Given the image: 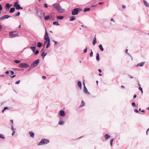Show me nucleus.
Segmentation results:
<instances>
[{
    "mask_svg": "<svg viewBox=\"0 0 149 149\" xmlns=\"http://www.w3.org/2000/svg\"><path fill=\"white\" fill-rule=\"evenodd\" d=\"M39 63V59H38L33 62L31 64V65L33 67L36 66Z\"/></svg>",
    "mask_w": 149,
    "mask_h": 149,
    "instance_id": "obj_6",
    "label": "nucleus"
},
{
    "mask_svg": "<svg viewBox=\"0 0 149 149\" xmlns=\"http://www.w3.org/2000/svg\"><path fill=\"white\" fill-rule=\"evenodd\" d=\"M52 41H53V42H54L55 45H56L57 44V42L56 41H54V40H53Z\"/></svg>",
    "mask_w": 149,
    "mask_h": 149,
    "instance_id": "obj_53",
    "label": "nucleus"
},
{
    "mask_svg": "<svg viewBox=\"0 0 149 149\" xmlns=\"http://www.w3.org/2000/svg\"><path fill=\"white\" fill-rule=\"evenodd\" d=\"M77 85L79 86V88L80 89H81L82 88V84L81 82L79 81H78L77 82Z\"/></svg>",
    "mask_w": 149,
    "mask_h": 149,
    "instance_id": "obj_16",
    "label": "nucleus"
},
{
    "mask_svg": "<svg viewBox=\"0 0 149 149\" xmlns=\"http://www.w3.org/2000/svg\"><path fill=\"white\" fill-rule=\"evenodd\" d=\"M44 7L46 8H47L48 7V5L46 3H44Z\"/></svg>",
    "mask_w": 149,
    "mask_h": 149,
    "instance_id": "obj_44",
    "label": "nucleus"
},
{
    "mask_svg": "<svg viewBox=\"0 0 149 149\" xmlns=\"http://www.w3.org/2000/svg\"><path fill=\"white\" fill-rule=\"evenodd\" d=\"M64 18L63 16H57V18L58 19L61 20Z\"/></svg>",
    "mask_w": 149,
    "mask_h": 149,
    "instance_id": "obj_25",
    "label": "nucleus"
},
{
    "mask_svg": "<svg viewBox=\"0 0 149 149\" xmlns=\"http://www.w3.org/2000/svg\"><path fill=\"white\" fill-rule=\"evenodd\" d=\"M84 92L86 94H88V95H89L90 93L88 91L86 86H84Z\"/></svg>",
    "mask_w": 149,
    "mask_h": 149,
    "instance_id": "obj_13",
    "label": "nucleus"
},
{
    "mask_svg": "<svg viewBox=\"0 0 149 149\" xmlns=\"http://www.w3.org/2000/svg\"><path fill=\"white\" fill-rule=\"evenodd\" d=\"M136 96H137L135 94L133 96V98H136Z\"/></svg>",
    "mask_w": 149,
    "mask_h": 149,
    "instance_id": "obj_61",
    "label": "nucleus"
},
{
    "mask_svg": "<svg viewBox=\"0 0 149 149\" xmlns=\"http://www.w3.org/2000/svg\"><path fill=\"white\" fill-rule=\"evenodd\" d=\"M99 47L100 49L102 52L104 51V49H103V48L102 47V46L101 44H100L99 45Z\"/></svg>",
    "mask_w": 149,
    "mask_h": 149,
    "instance_id": "obj_27",
    "label": "nucleus"
},
{
    "mask_svg": "<svg viewBox=\"0 0 149 149\" xmlns=\"http://www.w3.org/2000/svg\"><path fill=\"white\" fill-rule=\"evenodd\" d=\"M3 9V8L1 4H0V10L1 11Z\"/></svg>",
    "mask_w": 149,
    "mask_h": 149,
    "instance_id": "obj_49",
    "label": "nucleus"
},
{
    "mask_svg": "<svg viewBox=\"0 0 149 149\" xmlns=\"http://www.w3.org/2000/svg\"><path fill=\"white\" fill-rule=\"evenodd\" d=\"M10 73L12 74V75H13V74H14V73L13 71H12V70H10Z\"/></svg>",
    "mask_w": 149,
    "mask_h": 149,
    "instance_id": "obj_47",
    "label": "nucleus"
},
{
    "mask_svg": "<svg viewBox=\"0 0 149 149\" xmlns=\"http://www.w3.org/2000/svg\"><path fill=\"white\" fill-rule=\"evenodd\" d=\"M122 7L123 8H126V6L124 5H123L122 6Z\"/></svg>",
    "mask_w": 149,
    "mask_h": 149,
    "instance_id": "obj_60",
    "label": "nucleus"
},
{
    "mask_svg": "<svg viewBox=\"0 0 149 149\" xmlns=\"http://www.w3.org/2000/svg\"><path fill=\"white\" fill-rule=\"evenodd\" d=\"M15 10V7H13L10 8V10L9 11V12L10 13H12L14 12Z\"/></svg>",
    "mask_w": 149,
    "mask_h": 149,
    "instance_id": "obj_21",
    "label": "nucleus"
},
{
    "mask_svg": "<svg viewBox=\"0 0 149 149\" xmlns=\"http://www.w3.org/2000/svg\"><path fill=\"white\" fill-rule=\"evenodd\" d=\"M104 137H105V139L107 140L109 138L110 136L108 134H106L104 135Z\"/></svg>",
    "mask_w": 149,
    "mask_h": 149,
    "instance_id": "obj_29",
    "label": "nucleus"
},
{
    "mask_svg": "<svg viewBox=\"0 0 149 149\" xmlns=\"http://www.w3.org/2000/svg\"><path fill=\"white\" fill-rule=\"evenodd\" d=\"M15 132V130H13V133L12 134V135L13 136Z\"/></svg>",
    "mask_w": 149,
    "mask_h": 149,
    "instance_id": "obj_58",
    "label": "nucleus"
},
{
    "mask_svg": "<svg viewBox=\"0 0 149 149\" xmlns=\"http://www.w3.org/2000/svg\"><path fill=\"white\" fill-rule=\"evenodd\" d=\"M18 67L20 68H27L29 67V65L26 63H20Z\"/></svg>",
    "mask_w": 149,
    "mask_h": 149,
    "instance_id": "obj_4",
    "label": "nucleus"
},
{
    "mask_svg": "<svg viewBox=\"0 0 149 149\" xmlns=\"http://www.w3.org/2000/svg\"><path fill=\"white\" fill-rule=\"evenodd\" d=\"M82 10L80 8H75L72 11V15H76L78 14L79 12L81 11Z\"/></svg>",
    "mask_w": 149,
    "mask_h": 149,
    "instance_id": "obj_3",
    "label": "nucleus"
},
{
    "mask_svg": "<svg viewBox=\"0 0 149 149\" xmlns=\"http://www.w3.org/2000/svg\"><path fill=\"white\" fill-rule=\"evenodd\" d=\"M20 80L18 81L15 82V84H19L20 83Z\"/></svg>",
    "mask_w": 149,
    "mask_h": 149,
    "instance_id": "obj_48",
    "label": "nucleus"
},
{
    "mask_svg": "<svg viewBox=\"0 0 149 149\" xmlns=\"http://www.w3.org/2000/svg\"><path fill=\"white\" fill-rule=\"evenodd\" d=\"M84 81L83 83V85H84V86H85V84L84 83Z\"/></svg>",
    "mask_w": 149,
    "mask_h": 149,
    "instance_id": "obj_62",
    "label": "nucleus"
},
{
    "mask_svg": "<svg viewBox=\"0 0 149 149\" xmlns=\"http://www.w3.org/2000/svg\"><path fill=\"white\" fill-rule=\"evenodd\" d=\"M144 3L145 6L146 7H148L149 6L148 3H147V2L146 1H145V2H144Z\"/></svg>",
    "mask_w": 149,
    "mask_h": 149,
    "instance_id": "obj_33",
    "label": "nucleus"
},
{
    "mask_svg": "<svg viewBox=\"0 0 149 149\" xmlns=\"http://www.w3.org/2000/svg\"><path fill=\"white\" fill-rule=\"evenodd\" d=\"M87 51V47H86V48L84 49L83 51V52L84 53H86Z\"/></svg>",
    "mask_w": 149,
    "mask_h": 149,
    "instance_id": "obj_37",
    "label": "nucleus"
},
{
    "mask_svg": "<svg viewBox=\"0 0 149 149\" xmlns=\"http://www.w3.org/2000/svg\"><path fill=\"white\" fill-rule=\"evenodd\" d=\"M90 10H91V8H85L84 9V10H83V12H86L87 11H89Z\"/></svg>",
    "mask_w": 149,
    "mask_h": 149,
    "instance_id": "obj_26",
    "label": "nucleus"
},
{
    "mask_svg": "<svg viewBox=\"0 0 149 149\" xmlns=\"http://www.w3.org/2000/svg\"><path fill=\"white\" fill-rule=\"evenodd\" d=\"M47 53H45L44 51H43L41 54V56L42 57V58L44 59Z\"/></svg>",
    "mask_w": 149,
    "mask_h": 149,
    "instance_id": "obj_19",
    "label": "nucleus"
},
{
    "mask_svg": "<svg viewBox=\"0 0 149 149\" xmlns=\"http://www.w3.org/2000/svg\"><path fill=\"white\" fill-rule=\"evenodd\" d=\"M42 79H46V77L45 76H42Z\"/></svg>",
    "mask_w": 149,
    "mask_h": 149,
    "instance_id": "obj_52",
    "label": "nucleus"
},
{
    "mask_svg": "<svg viewBox=\"0 0 149 149\" xmlns=\"http://www.w3.org/2000/svg\"><path fill=\"white\" fill-rule=\"evenodd\" d=\"M10 71L7 70L5 72V73L6 74H8L9 73Z\"/></svg>",
    "mask_w": 149,
    "mask_h": 149,
    "instance_id": "obj_51",
    "label": "nucleus"
},
{
    "mask_svg": "<svg viewBox=\"0 0 149 149\" xmlns=\"http://www.w3.org/2000/svg\"><path fill=\"white\" fill-rule=\"evenodd\" d=\"M98 71H99L100 73H101V72H102V70H101L100 69H98Z\"/></svg>",
    "mask_w": 149,
    "mask_h": 149,
    "instance_id": "obj_63",
    "label": "nucleus"
},
{
    "mask_svg": "<svg viewBox=\"0 0 149 149\" xmlns=\"http://www.w3.org/2000/svg\"><path fill=\"white\" fill-rule=\"evenodd\" d=\"M59 114L61 117L64 116H65V113L63 110H61L59 112Z\"/></svg>",
    "mask_w": 149,
    "mask_h": 149,
    "instance_id": "obj_12",
    "label": "nucleus"
},
{
    "mask_svg": "<svg viewBox=\"0 0 149 149\" xmlns=\"http://www.w3.org/2000/svg\"><path fill=\"white\" fill-rule=\"evenodd\" d=\"M11 130L13 131V130H14V127H13V125L11 126Z\"/></svg>",
    "mask_w": 149,
    "mask_h": 149,
    "instance_id": "obj_56",
    "label": "nucleus"
},
{
    "mask_svg": "<svg viewBox=\"0 0 149 149\" xmlns=\"http://www.w3.org/2000/svg\"><path fill=\"white\" fill-rule=\"evenodd\" d=\"M49 142V140L45 139H41L40 141L38 143V145H41L44 144H47Z\"/></svg>",
    "mask_w": 149,
    "mask_h": 149,
    "instance_id": "obj_2",
    "label": "nucleus"
},
{
    "mask_svg": "<svg viewBox=\"0 0 149 149\" xmlns=\"http://www.w3.org/2000/svg\"><path fill=\"white\" fill-rule=\"evenodd\" d=\"M104 3V2H99L98 3V4L100 5Z\"/></svg>",
    "mask_w": 149,
    "mask_h": 149,
    "instance_id": "obj_64",
    "label": "nucleus"
},
{
    "mask_svg": "<svg viewBox=\"0 0 149 149\" xmlns=\"http://www.w3.org/2000/svg\"><path fill=\"white\" fill-rule=\"evenodd\" d=\"M13 31L10 32L9 34V36L10 38H13L18 36V33L13 34Z\"/></svg>",
    "mask_w": 149,
    "mask_h": 149,
    "instance_id": "obj_7",
    "label": "nucleus"
},
{
    "mask_svg": "<svg viewBox=\"0 0 149 149\" xmlns=\"http://www.w3.org/2000/svg\"><path fill=\"white\" fill-rule=\"evenodd\" d=\"M14 62L16 63H19L20 62V61L17 60H15L14 61Z\"/></svg>",
    "mask_w": 149,
    "mask_h": 149,
    "instance_id": "obj_34",
    "label": "nucleus"
},
{
    "mask_svg": "<svg viewBox=\"0 0 149 149\" xmlns=\"http://www.w3.org/2000/svg\"><path fill=\"white\" fill-rule=\"evenodd\" d=\"M42 10L40 9V10H39V13H40V14L41 15L42 13Z\"/></svg>",
    "mask_w": 149,
    "mask_h": 149,
    "instance_id": "obj_42",
    "label": "nucleus"
},
{
    "mask_svg": "<svg viewBox=\"0 0 149 149\" xmlns=\"http://www.w3.org/2000/svg\"><path fill=\"white\" fill-rule=\"evenodd\" d=\"M113 139H112L110 141V144L111 146H112L113 144Z\"/></svg>",
    "mask_w": 149,
    "mask_h": 149,
    "instance_id": "obj_38",
    "label": "nucleus"
},
{
    "mask_svg": "<svg viewBox=\"0 0 149 149\" xmlns=\"http://www.w3.org/2000/svg\"><path fill=\"white\" fill-rule=\"evenodd\" d=\"M84 103L83 101L82 100L81 102V104L80 106V107H82L84 106Z\"/></svg>",
    "mask_w": 149,
    "mask_h": 149,
    "instance_id": "obj_32",
    "label": "nucleus"
},
{
    "mask_svg": "<svg viewBox=\"0 0 149 149\" xmlns=\"http://www.w3.org/2000/svg\"><path fill=\"white\" fill-rule=\"evenodd\" d=\"M81 26L82 27H84L85 28H86L87 27V26H84L83 25H82Z\"/></svg>",
    "mask_w": 149,
    "mask_h": 149,
    "instance_id": "obj_59",
    "label": "nucleus"
},
{
    "mask_svg": "<svg viewBox=\"0 0 149 149\" xmlns=\"http://www.w3.org/2000/svg\"><path fill=\"white\" fill-rule=\"evenodd\" d=\"M35 10L36 11V15L38 17H39L40 19H41L42 17L40 16L38 14L40 9H39L38 7H36L35 8Z\"/></svg>",
    "mask_w": 149,
    "mask_h": 149,
    "instance_id": "obj_9",
    "label": "nucleus"
},
{
    "mask_svg": "<svg viewBox=\"0 0 149 149\" xmlns=\"http://www.w3.org/2000/svg\"><path fill=\"white\" fill-rule=\"evenodd\" d=\"M34 52V54L35 55H37L39 53V51L38 50H35V52Z\"/></svg>",
    "mask_w": 149,
    "mask_h": 149,
    "instance_id": "obj_36",
    "label": "nucleus"
},
{
    "mask_svg": "<svg viewBox=\"0 0 149 149\" xmlns=\"http://www.w3.org/2000/svg\"><path fill=\"white\" fill-rule=\"evenodd\" d=\"M139 89L141 91V93L142 94V93H143V91L142 88L141 87H139Z\"/></svg>",
    "mask_w": 149,
    "mask_h": 149,
    "instance_id": "obj_39",
    "label": "nucleus"
},
{
    "mask_svg": "<svg viewBox=\"0 0 149 149\" xmlns=\"http://www.w3.org/2000/svg\"><path fill=\"white\" fill-rule=\"evenodd\" d=\"M42 43L41 42H38L37 44V46L39 48H40L42 46Z\"/></svg>",
    "mask_w": 149,
    "mask_h": 149,
    "instance_id": "obj_23",
    "label": "nucleus"
},
{
    "mask_svg": "<svg viewBox=\"0 0 149 149\" xmlns=\"http://www.w3.org/2000/svg\"><path fill=\"white\" fill-rule=\"evenodd\" d=\"M33 68V67L31 65L29 68L28 70V71H29L31 69V68Z\"/></svg>",
    "mask_w": 149,
    "mask_h": 149,
    "instance_id": "obj_43",
    "label": "nucleus"
},
{
    "mask_svg": "<svg viewBox=\"0 0 149 149\" xmlns=\"http://www.w3.org/2000/svg\"><path fill=\"white\" fill-rule=\"evenodd\" d=\"M96 35L95 36L94 39L93 40V45H95V44L97 43V41H96V39L95 38Z\"/></svg>",
    "mask_w": 149,
    "mask_h": 149,
    "instance_id": "obj_22",
    "label": "nucleus"
},
{
    "mask_svg": "<svg viewBox=\"0 0 149 149\" xmlns=\"http://www.w3.org/2000/svg\"><path fill=\"white\" fill-rule=\"evenodd\" d=\"M132 106L133 107L135 106H136L135 103L134 102H133L132 103Z\"/></svg>",
    "mask_w": 149,
    "mask_h": 149,
    "instance_id": "obj_46",
    "label": "nucleus"
},
{
    "mask_svg": "<svg viewBox=\"0 0 149 149\" xmlns=\"http://www.w3.org/2000/svg\"><path fill=\"white\" fill-rule=\"evenodd\" d=\"M29 134L31 137L32 138H34V134L33 132L31 131H29Z\"/></svg>",
    "mask_w": 149,
    "mask_h": 149,
    "instance_id": "obj_18",
    "label": "nucleus"
},
{
    "mask_svg": "<svg viewBox=\"0 0 149 149\" xmlns=\"http://www.w3.org/2000/svg\"><path fill=\"white\" fill-rule=\"evenodd\" d=\"M97 6V5H92L91 6V7H96V6Z\"/></svg>",
    "mask_w": 149,
    "mask_h": 149,
    "instance_id": "obj_55",
    "label": "nucleus"
},
{
    "mask_svg": "<svg viewBox=\"0 0 149 149\" xmlns=\"http://www.w3.org/2000/svg\"><path fill=\"white\" fill-rule=\"evenodd\" d=\"M16 76V75H14L13 76H11V75L10 76V77L12 78H13L14 77H15V76Z\"/></svg>",
    "mask_w": 149,
    "mask_h": 149,
    "instance_id": "obj_57",
    "label": "nucleus"
},
{
    "mask_svg": "<svg viewBox=\"0 0 149 149\" xmlns=\"http://www.w3.org/2000/svg\"><path fill=\"white\" fill-rule=\"evenodd\" d=\"M93 52L92 51L91 49V53H90V57H92L93 56Z\"/></svg>",
    "mask_w": 149,
    "mask_h": 149,
    "instance_id": "obj_41",
    "label": "nucleus"
},
{
    "mask_svg": "<svg viewBox=\"0 0 149 149\" xmlns=\"http://www.w3.org/2000/svg\"><path fill=\"white\" fill-rule=\"evenodd\" d=\"M18 2L17 1L15 2L14 3V6L15 8L16 9L19 10L23 9V8L21 7L19 4H18Z\"/></svg>",
    "mask_w": 149,
    "mask_h": 149,
    "instance_id": "obj_5",
    "label": "nucleus"
},
{
    "mask_svg": "<svg viewBox=\"0 0 149 149\" xmlns=\"http://www.w3.org/2000/svg\"><path fill=\"white\" fill-rule=\"evenodd\" d=\"M49 18H50L49 16V15H48L47 16H46L45 17L44 19L45 20H47L49 19Z\"/></svg>",
    "mask_w": 149,
    "mask_h": 149,
    "instance_id": "obj_31",
    "label": "nucleus"
},
{
    "mask_svg": "<svg viewBox=\"0 0 149 149\" xmlns=\"http://www.w3.org/2000/svg\"><path fill=\"white\" fill-rule=\"evenodd\" d=\"M127 54L130 56V57H131V60H133V58H132V56H131V55L130 54H129V53H127Z\"/></svg>",
    "mask_w": 149,
    "mask_h": 149,
    "instance_id": "obj_54",
    "label": "nucleus"
},
{
    "mask_svg": "<svg viewBox=\"0 0 149 149\" xmlns=\"http://www.w3.org/2000/svg\"><path fill=\"white\" fill-rule=\"evenodd\" d=\"M45 35L44 37V40H49V37L48 36V34L46 30V28L45 27Z\"/></svg>",
    "mask_w": 149,
    "mask_h": 149,
    "instance_id": "obj_8",
    "label": "nucleus"
},
{
    "mask_svg": "<svg viewBox=\"0 0 149 149\" xmlns=\"http://www.w3.org/2000/svg\"><path fill=\"white\" fill-rule=\"evenodd\" d=\"M64 123V122L61 119H60L58 122V124L60 125H63Z\"/></svg>",
    "mask_w": 149,
    "mask_h": 149,
    "instance_id": "obj_20",
    "label": "nucleus"
},
{
    "mask_svg": "<svg viewBox=\"0 0 149 149\" xmlns=\"http://www.w3.org/2000/svg\"><path fill=\"white\" fill-rule=\"evenodd\" d=\"M20 13L19 12H18L15 15V17L18 16L20 15Z\"/></svg>",
    "mask_w": 149,
    "mask_h": 149,
    "instance_id": "obj_40",
    "label": "nucleus"
},
{
    "mask_svg": "<svg viewBox=\"0 0 149 149\" xmlns=\"http://www.w3.org/2000/svg\"><path fill=\"white\" fill-rule=\"evenodd\" d=\"M145 62H142L140 63H138L137 65L136 66L137 67L138 66H139L140 67H142L145 64Z\"/></svg>",
    "mask_w": 149,
    "mask_h": 149,
    "instance_id": "obj_17",
    "label": "nucleus"
},
{
    "mask_svg": "<svg viewBox=\"0 0 149 149\" xmlns=\"http://www.w3.org/2000/svg\"><path fill=\"white\" fill-rule=\"evenodd\" d=\"M29 48L32 50L33 52H35V50H36V47L35 46H31V47Z\"/></svg>",
    "mask_w": 149,
    "mask_h": 149,
    "instance_id": "obj_24",
    "label": "nucleus"
},
{
    "mask_svg": "<svg viewBox=\"0 0 149 149\" xmlns=\"http://www.w3.org/2000/svg\"><path fill=\"white\" fill-rule=\"evenodd\" d=\"M5 136L4 135L2 134H0V138L2 139H4L5 138Z\"/></svg>",
    "mask_w": 149,
    "mask_h": 149,
    "instance_id": "obj_35",
    "label": "nucleus"
},
{
    "mask_svg": "<svg viewBox=\"0 0 149 149\" xmlns=\"http://www.w3.org/2000/svg\"><path fill=\"white\" fill-rule=\"evenodd\" d=\"M46 41L45 42V44L46 43H47V45L46 46V48L47 49L49 48L50 45V40H45Z\"/></svg>",
    "mask_w": 149,
    "mask_h": 149,
    "instance_id": "obj_10",
    "label": "nucleus"
},
{
    "mask_svg": "<svg viewBox=\"0 0 149 149\" xmlns=\"http://www.w3.org/2000/svg\"><path fill=\"white\" fill-rule=\"evenodd\" d=\"M11 5L9 3H7L6 4L5 6V8L7 10H8L11 7Z\"/></svg>",
    "mask_w": 149,
    "mask_h": 149,
    "instance_id": "obj_14",
    "label": "nucleus"
},
{
    "mask_svg": "<svg viewBox=\"0 0 149 149\" xmlns=\"http://www.w3.org/2000/svg\"><path fill=\"white\" fill-rule=\"evenodd\" d=\"M96 59L97 61H99L100 60L99 54L98 53H97L96 54Z\"/></svg>",
    "mask_w": 149,
    "mask_h": 149,
    "instance_id": "obj_28",
    "label": "nucleus"
},
{
    "mask_svg": "<svg viewBox=\"0 0 149 149\" xmlns=\"http://www.w3.org/2000/svg\"><path fill=\"white\" fill-rule=\"evenodd\" d=\"M53 24L54 25H56L57 26H59L60 25L59 23L57 21L54 22L53 23Z\"/></svg>",
    "mask_w": 149,
    "mask_h": 149,
    "instance_id": "obj_30",
    "label": "nucleus"
},
{
    "mask_svg": "<svg viewBox=\"0 0 149 149\" xmlns=\"http://www.w3.org/2000/svg\"><path fill=\"white\" fill-rule=\"evenodd\" d=\"M8 109V107H4L3 108V109L5 111L6 110Z\"/></svg>",
    "mask_w": 149,
    "mask_h": 149,
    "instance_id": "obj_50",
    "label": "nucleus"
},
{
    "mask_svg": "<svg viewBox=\"0 0 149 149\" xmlns=\"http://www.w3.org/2000/svg\"><path fill=\"white\" fill-rule=\"evenodd\" d=\"M70 20L71 21H73L76 19V17L75 16H73L69 17Z\"/></svg>",
    "mask_w": 149,
    "mask_h": 149,
    "instance_id": "obj_15",
    "label": "nucleus"
},
{
    "mask_svg": "<svg viewBox=\"0 0 149 149\" xmlns=\"http://www.w3.org/2000/svg\"><path fill=\"white\" fill-rule=\"evenodd\" d=\"M11 17L10 16L8 15H5L3 16H2L0 18V20H2L5 19H8V18Z\"/></svg>",
    "mask_w": 149,
    "mask_h": 149,
    "instance_id": "obj_11",
    "label": "nucleus"
},
{
    "mask_svg": "<svg viewBox=\"0 0 149 149\" xmlns=\"http://www.w3.org/2000/svg\"><path fill=\"white\" fill-rule=\"evenodd\" d=\"M134 111L135 113H139V111L137 109H135L134 110Z\"/></svg>",
    "mask_w": 149,
    "mask_h": 149,
    "instance_id": "obj_45",
    "label": "nucleus"
},
{
    "mask_svg": "<svg viewBox=\"0 0 149 149\" xmlns=\"http://www.w3.org/2000/svg\"><path fill=\"white\" fill-rule=\"evenodd\" d=\"M53 7L60 13L63 12L65 11L64 9H62L61 6L59 3H55L53 4Z\"/></svg>",
    "mask_w": 149,
    "mask_h": 149,
    "instance_id": "obj_1",
    "label": "nucleus"
}]
</instances>
